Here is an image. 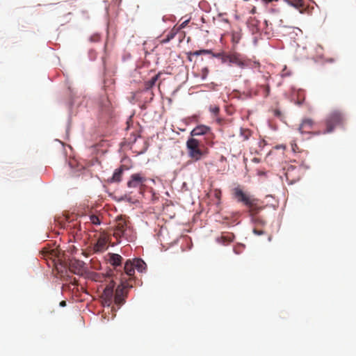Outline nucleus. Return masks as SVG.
Masks as SVG:
<instances>
[{
	"label": "nucleus",
	"mask_w": 356,
	"mask_h": 356,
	"mask_svg": "<svg viewBox=\"0 0 356 356\" xmlns=\"http://www.w3.org/2000/svg\"><path fill=\"white\" fill-rule=\"evenodd\" d=\"M255 12H256V8H255V7H254V8L252 9V10H251V12H250V13H252V14H254Z\"/></svg>",
	"instance_id": "obj_34"
},
{
	"label": "nucleus",
	"mask_w": 356,
	"mask_h": 356,
	"mask_svg": "<svg viewBox=\"0 0 356 356\" xmlns=\"http://www.w3.org/2000/svg\"><path fill=\"white\" fill-rule=\"evenodd\" d=\"M124 165H121L119 168L115 169L114 171L113 176L108 179V182L110 183H119L122 180V177L124 170Z\"/></svg>",
	"instance_id": "obj_12"
},
{
	"label": "nucleus",
	"mask_w": 356,
	"mask_h": 356,
	"mask_svg": "<svg viewBox=\"0 0 356 356\" xmlns=\"http://www.w3.org/2000/svg\"><path fill=\"white\" fill-rule=\"evenodd\" d=\"M124 272L127 275L131 277L134 276L135 273V266L134 264V262L131 261L130 260H127L124 265Z\"/></svg>",
	"instance_id": "obj_14"
},
{
	"label": "nucleus",
	"mask_w": 356,
	"mask_h": 356,
	"mask_svg": "<svg viewBox=\"0 0 356 356\" xmlns=\"http://www.w3.org/2000/svg\"><path fill=\"white\" fill-rule=\"evenodd\" d=\"M115 286V282L111 280L104 288L101 296L104 306L109 307L113 301L118 306L123 305L127 296V291L125 290L127 288L132 287V285L129 284L127 281H124L122 279L121 284L116 288L114 293Z\"/></svg>",
	"instance_id": "obj_1"
},
{
	"label": "nucleus",
	"mask_w": 356,
	"mask_h": 356,
	"mask_svg": "<svg viewBox=\"0 0 356 356\" xmlns=\"http://www.w3.org/2000/svg\"><path fill=\"white\" fill-rule=\"evenodd\" d=\"M207 73H208L207 69H206V68L204 69V74H203V77H202L203 79L205 78V76H207Z\"/></svg>",
	"instance_id": "obj_31"
},
{
	"label": "nucleus",
	"mask_w": 356,
	"mask_h": 356,
	"mask_svg": "<svg viewBox=\"0 0 356 356\" xmlns=\"http://www.w3.org/2000/svg\"><path fill=\"white\" fill-rule=\"evenodd\" d=\"M158 78H159V74H156V75L154 76L153 77H152L151 79L146 81L145 82L146 89L149 90V89L152 88L155 85L156 82L158 80Z\"/></svg>",
	"instance_id": "obj_22"
},
{
	"label": "nucleus",
	"mask_w": 356,
	"mask_h": 356,
	"mask_svg": "<svg viewBox=\"0 0 356 356\" xmlns=\"http://www.w3.org/2000/svg\"><path fill=\"white\" fill-rule=\"evenodd\" d=\"M253 232L254 234H255L256 235H258V236H260V235H262L264 234V232L261 229H257V228H254L253 229Z\"/></svg>",
	"instance_id": "obj_29"
},
{
	"label": "nucleus",
	"mask_w": 356,
	"mask_h": 356,
	"mask_svg": "<svg viewBox=\"0 0 356 356\" xmlns=\"http://www.w3.org/2000/svg\"><path fill=\"white\" fill-rule=\"evenodd\" d=\"M83 263L82 261L74 260L70 262V266L74 273H79L83 267Z\"/></svg>",
	"instance_id": "obj_17"
},
{
	"label": "nucleus",
	"mask_w": 356,
	"mask_h": 356,
	"mask_svg": "<svg viewBox=\"0 0 356 356\" xmlns=\"http://www.w3.org/2000/svg\"><path fill=\"white\" fill-rule=\"evenodd\" d=\"M252 135V131L248 129H241L240 137L243 142L248 140Z\"/></svg>",
	"instance_id": "obj_18"
},
{
	"label": "nucleus",
	"mask_w": 356,
	"mask_h": 356,
	"mask_svg": "<svg viewBox=\"0 0 356 356\" xmlns=\"http://www.w3.org/2000/svg\"><path fill=\"white\" fill-rule=\"evenodd\" d=\"M234 234L232 233H228L226 235H222L221 236L217 238L216 241L219 243H222L223 245L228 244L229 243L232 242L234 239Z\"/></svg>",
	"instance_id": "obj_15"
},
{
	"label": "nucleus",
	"mask_w": 356,
	"mask_h": 356,
	"mask_svg": "<svg viewBox=\"0 0 356 356\" xmlns=\"http://www.w3.org/2000/svg\"><path fill=\"white\" fill-rule=\"evenodd\" d=\"M345 121L346 117L341 111H332L325 119L326 129L323 133L327 134L333 131L336 127L342 126Z\"/></svg>",
	"instance_id": "obj_5"
},
{
	"label": "nucleus",
	"mask_w": 356,
	"mask_h": 356,
	"mask_svg": "<svg viewBox=\"0 0 356 356\" xmlns=\"http://www.w3.org/2000/svg\"><path fill=\"white\" fill-rule=\"evenodd\" d=\"M254 220L256 222H257V221H258V222H260V223H261V224H264V222L263 220H259V219H258V218H254Z\"/></svg>",
	"instance_id": "obj_33"
},
{
	"label": "nucleus",
	"mask_w": 356,
	"mask_h": 356,
	"mask_svg": "<svg viewBox=\"0 0 356 356\" xmlns=\"http://www.w3.org/2000/svg\"><path fill=\"white\" fill-rule=\"evenodd\" d=\"M134 264L135 266V268H136L139 272H143L145 267L146 264L145 263L140 259H136L134 260Z\"/></svg>",
	"instance_id": "obj_19"
},
{
	"label": "nucleus",
	"mask_w": 356,
	"mask_h": 356,
	"mask_svg": "<svg viewBox=\"0 0 356 356\" xmlns=\"http://www.w3.org/2000/svg\"><path fill=\"white\" fill-rule=\"evenodd\" d=\"M216 57L220 58L222 63H232L241 68L243 57L237 54H218Z\"/></svg>",
	"instance_id": "obj_8"
},
{
	"label": "nucleus",
	"mask_w": 356,
	"mask_h": 356,
	"mask_svg": "<svg viewBox=\"0 0 356 356\" xmlns=\"http://www.w3.org/2000/svg\"><path fill=\"white\" fill-rule=\"evenodd\" d=\"M108 241V237L104 232L101 233L95 243L93 250L95 252H102L106 249V244Z\"/></svg>",
	"instance_id": "obj_9"
},
{
	"label": "nucleus",
	"mask_w": 356,
	"mask_h": 356,
	"mask_svg": "<svg viewBox=\"0 0 356 356\" xmlns=\"http://www.w3.org/2000/svg\"><path fill=\"white\" fill-rule=\"evenodd\" d=\"M285 177L289 184H293L300 179L301 169L297 166L289 165L286 170Z\"/></svg>",
	"instance_id": "obj_7"
},
{
	"label": "nucleus",
	"mask_w": 356,
	"mask_h": 356,
	"mask_svg": "<svg viewBox=\"0 0 356 356\" xmlns=\"http://www.w3.org/2000/svg\"><path fill=\"white\" fill-rule=\"evenodd\" d=\"M224 21L226 22H228V20L226 19H224Z\"/></svg>",
	"instance_id": "obj_35"
},
{
	"label": "nucleus",
	"mask_w": 356,
	"mask_h": 356,
	"mask_svg": "<svg viewBox=\"0 0 356 356\" xmlns=\"http://www.w3.org/2000/svg\"><path fill=\"white\" fill-rule=\"evenodd\" d=\"M122 259V257L118 254H110V263L114 266H120Z\"/></svg>",
	"instance_id": "obj_16"
},
{
	"label": "nucleus",
	"mask_w": 356,
	"mask_h": 356,
	"mask_svg": "<svg viewBox=\"0 0 356 356\" xmlns=\"http://www.w3.org/2000/svg\"><path fill=\"white\" fill-rule=\"evenodd\" d=\"M211 52V50H200V51H197L194 53V54L195 55H200V54H209Z\"/></svg>",
	"instance_id": "obj_28"
},
{
	"label": "nucleus",
	"mask_w": 356,
	"mask_h": 356,
	"mask_svg": "<svg viewBox=\"0 0 356 356\" xmlns=\"http://www.w3.org/2000/svg\"><path fill=\"white\" fill-rule=\"evenodd\" d=\"M59 305L60 307H65L66 306V302L65 300H62Z\"/></svg>",
	"instance_id": "obj_30"
},
{
	"label": "nucleus",
	"mask_w": 356,
	"mask_h": 356,
	"mask_svg": "<svg viewBox=\"0 0 356 356\" xmlns=\"http://www.w3.org/2000/svg\"><path fill=\"white\" fill-rule=\"evenodd\" d=\"M270 86L268 84L261 85L259 86V92H260L264 97H267L270 94Z\"/></svg>",
	"instance_id": "obj_20"
},
{
	"label": "nucleus",
	"mask_w": 356,
	"mask_h": 356,
	"mask_svg": "<svg viewBox=\"0 0 356 356\" xmlns=\"http://www.w3.org/2000/svg\"><path fill=\"white\" fill-rule=\"evenodd\" d=\"M146 181L147 178L143 173H135L131 175L127 182V186L133 188H138L140 190H142L145 186Z\"/></svg>",
	"instance_id": "obj_6"
},
{
	"label": "nucleus",
	"mask_w": 356,
	"mask_h": 356,
	"mask_svg": "<svg viewBox=\"0 0 356 356\" xmlns=\"http://www.w3.org/2000/svg\"><path fill=\"white\" fill-rule=\"evenodd\" d=\"M113 236L117 239L124 238L128 241H133L136 238L135 233L129 220L123 217H118L114 229Z\"/></svg>",
	"instance_id": "obj_3"
},
{
	"label": "nucleus",
	"mask_w": 356,
	"mask_h": 356,
	"mask_svg": "<svg viewBox=\"0 0 356 356\" xmlns=\"http://www.w3.org/2000/svg\"><path fill=\"white\" fill-rule=\"evenodd\" d=\"M272 21H275L274 20V17L273 16H270V18L268 19H265L264 21V24H266V31H271L272 30V28L270 27V29L268 28V22H270V26H271L273 23H272ZM275 23H276V22H274Z\"/></svg>",
	"instance_id": "obj_25"
},
{
	"label": "nucleus",
	"mask_w": 356,
	"mask_h": 356,
	"mask_svg": "<svg viewBox=\"0 0 356 356\" xmlns=\"http://www.w3.org/2000/svg\"><path fill=\"white\" fill-rule=\"evenodd\" d=\"M188 22V20H186V21L184 22L181 24V28H184V27H185V26H186V25L187 24Z\"/></svg>",
	"instance_id": "obj_32"
},
{
	"label": "nucleus",
	"mask_w": 356,
	"mask_h": 356,
	"mask_svg": "<svg viewBox=\"0 0 356 356\" xmlns=\"http://www.w3.org/2000/svg\"><path fill=\"white\" fill-rule=\"evenodd\" d=\"M211 131V128L205 125H199L195 127L191 132L192 138L194 136H198L205 135Z\"/></svg>",
	"instance_id": "obj_11"
},
{
	"label": "nucleus",
	"mask_w": 356,
	"mask_h": 356,
	"mask_svg": "<svg viewBox=\"0 0 356 356\" xmlns=\"http://www.w3.org/2000/svg\"><path fill=\"white\" fill-rule=\"evenodd\" d=\"M209 111L214 115H217L219 113L220 108L219 106L217 105H211L209 106Z\"/></svg>",
	"instance_id": "obj_24"
},
{
	"label": "nucleus",
	"mask_w": 356,
	"mask_h": 356,
	"mask_svg": "<svg viewBox=\"0 0 356 356\" xmlns=\"http://www.w3.org/2000/svg\"><path fill=\"white\" fill-rule=\"evenodd\" d=\"M315 126L314 121L311 118L302 119L298 130L301 134H311Z\"/></svg>",
	"instance_id": "obj_10"
},
{
	"label": "nucleus",
	"mask_w": 356,
	"mask_h": 356,
	"mask_svg": "<svg viewBox=\"0 0 356 356\" xmlns=\"http://www.w3.org/2000/svg\"><path fill=\"white\" fill-rule=\"evenodd\" d=\"M213 195L218 200H220L222 195L221 191L218 189H215L213 191Z\"/></svg>",
	"instance_id": "obj_26"
},
{
	"label": "nucleus",
	"mask_w": 356,
	"mask_h": 356,
	"mask_svg": "<svg viewBox=\"0 0 356 356\" xmlns=\"http://www.w3.org/2000/svg\"><path fill=\"white\" fill-rule=\"evenodd\" d=\"M90 222L95 225H99L101 223L99 218L96 215H90L89 216Z\"/></svg>",
	"instance_id": "obj_23"
},
{
	"label": "nucleus",
	"mask_w": 356,
	"mask_h": 356,
	"mask_svg": "<svg viewBox=\"0 0 356 356\" xmlns=\"http://www.w3.org/2000/svg\"><path fill=\"white\" fill-rule=\"evenodd\" d=\"M202 143L195 138H190L186 141L188 156L194 161L202 159L207 154V151L203 149Z\"/></svg>",
	"instance_id": "obj_4"
},
{
	"label": "nucleus",
	"mask_w": 356,
	"mask_h": 356,
	"mask_svg": "<svg viewBox=\"0 0 356 356\" xmlns=\"http://www.w3.org/2000/svg\"><path fill=\"white\" fill-rule=\"evenodd\" d=\"M232 195L238 202L242 203L248 207L252 216L257 215L263 209L258 199L243 191L239 186L233 188Z\"/></svg>",
	"instance_id": "obj_2"
},
{
	"label": "nucleus",
	"mask_w": 356,
	"mask_h": 356,
	"mask_svg": "<svg viewBox=\"0 0 356 356\" xmlns=\"http://www.w3.org/2000/svg\"><path fill=\"white\" fill-rule=\"evenodd\" d=\"M177 33V31L175 30V29H172L168 33V35H166V37L165 38H163L161 41V43L162 44H164V43H167L168 42H170L172 39H173L175 38V36L176 35Z\"/></svg>",
	"instance_id": "obj_21"
},
{
	"label": "nucleus",
	"mask_w": 356,
	"mask_h": 356,
	"mask_svg": "<svg viewBox=\"0 0 356 356\" xmlns=\"http://www.w3.org/2000/svg\"><path fill=\"white\" fill-rule=\"evenodd\" d=\"M273 114L275 117L281 118L282 117V113L279 109H275L273 111Z\"/></svg>",
	"instance_id": "obj_27"
},
{
	"label": "nucleus",
	"mask_w": 356,
	"mask_h": 356,
	"mask_svg": "<svg viewBox=\"0 0 356 356\" xmlns=\"http://www.w3.org/2000/svg\"><path fill=\"white\" fill-rule=\"evenodd\" d=\"M260 63L257 60H253L250 58L243 57L241 69L251 68V69H259Z\"/></svg>",
	"instance_id": "obj_13"
}]
</instances>
